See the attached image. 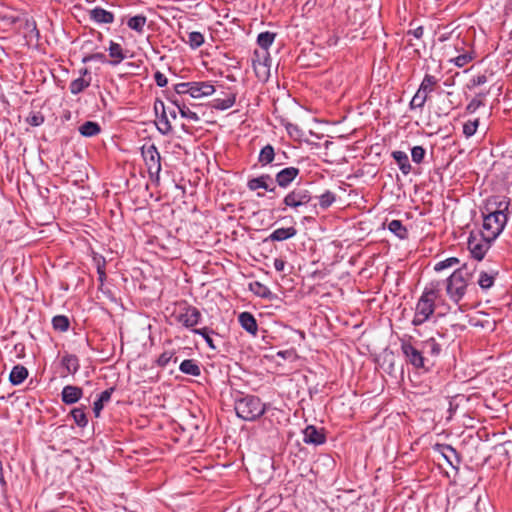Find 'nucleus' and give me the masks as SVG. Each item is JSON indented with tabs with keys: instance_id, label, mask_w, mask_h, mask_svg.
<instances>
[{
	"instance_id": "nucleus-15",
	"label": "nucleus",
	"mask_w": 512,
	"mask_h": 512,
	"mask_svg": "<svg viewBox=\"0 0 512 512\" xmlns=\"http://www.w3.org/2000/svg\"><path fill=\"white\" fill-rule=\"evenodd\" d=\"M80 77L73 80L69 85V90L73 95L80 94L91 84L90 71L87 68L79 70Z\"/></svg>"
},
{
	"instance_id": "nucleus-4",
	"label": "nucleus",
	"mask_w": 512,
	"mask_h": 512,
	"mask_svg": "<svg viewBox=\"0 0 512 512\" xmlns=\"http://www.w3.org/2000/svg\"><path fill=\"white\" fill-rule=\"evenodd\" d=\"M438 81L439 80L434 75L425 74L417 92L409 103L410 109L413 110L423 108L426 101L428 100L429 94L435 90Z\"/></svg>"
},
{
	"instance_id": "nucleus-57",
	"label": "nucleus",
	"mask_w": 512,
	"mask_h": 512,
	"mask_svg": "<svg viewBox=\"0 0 512 512\" xmlns=\"http://www.w3.org/2000/svg\"><path fill=\"white\" fill-rule=\"evenodd\" d=\"M285 265H286V262L281 259V258H276L274 260V268L278 271V272H282L284 271L285 269Z\"/></svg>"
},
{
	"instance_id": "nucleus-14",
	"label": "nucleus",
	"mask_w": 512,
	"mask_h": 512,
	"mask_svg": "<svg viewBox=\"0 0 512 512\" xmlns=\"http://www.w3.org/2000/svg\"><path fill=\"white\" fill-rule=\"evenodd\" d=\"M300 173L299 168L290 166L286 167L275 175V182L277 185L281 188H287L289 187L293 181L298 177Z\"/></svg>"
},
{
	"instance_id": "nucleus-21",
	"label": "nucleus",
	"mask_w": 512,
	"mask_h": 512,
	"mask_svg": "<svg viewBox=\"0 0 512 512\" xmlns=\"http://www.w3.org/2000/svg\"><path fill=\"white\" fill-rule=\"evenodd\" d=\"M269 182H272V177L269 174H262L258 177L251 178L247 181V188L250 191L264 189L269 192H274L275 187H270Z\"/></svg>"
},
{
	"instance_id": "nucleus-11",
	"label": "nucleus",
	"mask_w": 512,
	"mask_h": 512,
	"mask_svg": "<svg viewBox=\"0 0 512 512\" xmlns=\"http://www.w3.org/2000/svg\"><path fill=\"white\" fill-rule=\"evenodd\" d=\"M254 56L257 57V59L252 60V67L255 74L259 80L266 81L270 76V65L268 64L269 55L266 53L261 59L259 53L255 51Z\"/></svg>"
},
{
	"instance_id": "nucleus-58",
	"label": "nucleus",
	"mask_w": 512,
	"mask_h": 512,
	"mask_svg": "<svg viewBox=\"0 0 512 512\" xmlns=\"http://www.w3.org/2000/svg\"><path fill=\"white\" fill-rule=\"evenodd\" d=\"M424 29L422 26H418L413 30H410L408 34H412L415 38L420 39L423 36Z\"/></svg>"
},
{
	"instance_id": "nucleus-38",
	"label": "nucleus",
	"mask_w": 512,
	"mask_h": 512,
	"mask_svg": "<svg viewBox=\"0 0 512 512\" xmlns=\"http://www.w3.org/2000/svg\"><path fill=\"white\" fill-rule=\"evenodd\" d=\"M442 454H443L444 458L447 460V462L452 467H456V465H458L460 463L459 456H458L456 450L452 446H450V445L444 446Z\"/></svg>"
},
{
	"instance_id": "nucleus-40",
	"label": "nucleus",
	"mask_w": 512,
	"mask_h": 512,
	"mask_svg": "<svg viewBox=\"0 0 512 512\" xmlns=\"http://www.w3.org/2000/svg\"><path fill=\"white\" fill-rule=\"evenodd\" d=\"M250 290L261 298H268L271 295L270 289L258 281L250 283Z\"/></svg>"
},
{
	"instance_id": "nucleus-53",
	"label": "nucleus",
	"mask_w": 512,
	"mask_h": 512,
	"mask_svg": "<svg viewBox=\"0 0 512 512\" xmlns=\"http://www.w3.org/2000/svg\"><path fill=\"white\" fill-rule=\"evenodd\" d=\"M488 81V78L485 74H480V75H477L475 77H473L469 84H468V88L471 89V88H474V87H477V86H480V85H483L485 84L486 82Z\"/></svg>"
},
{
	"instance_id": "nucleus-13",
	"label": "nucleus",
	"mask_w": 512,
	"mask_h": 512,
	"mask_svg": "<svg viewBox=\"0 0 512 512\" xmlns=\"http://www.w3.org/2000/svg\"><path fill=\"white\" fill-rule=\"evenodd\" d=\"M510 200L505 196H494L487 201L486 212L508 216Z\"/></svg>"
},
{
	"instance_id": "nucleus-48",
	"label": "nucleus",
	"mask_w": 512,
	"mask_h": 512,
	"mask_svg": "<svg viewBox=\"0 0 512 512\" xmlns=\"http://www.w3.org/2000/svg\"><path fill=\"white\" fill-rule=\"evenodd\" d=\"M459 264V259L456 258V257H450V258H447L445 260H442V261H439L438 263H436L434 269L435 271H443L447 268H451V267H454L456 265Z\"/></svg>"
},
{
	"instance_id": "nucleus-51",
	"label": "nucleus",
	"mask_w": 512,
	"mask_h": 512,
	"mask_svg": "<svg viewBox=\"0 0 512 512\" xmlns=\"http://www.w3.org/2000/svg\"><path fill=\"white\" fill-rule=\"evenodd\" d=\"M286 131L289 134L290 137L294 139H300L303 135L302 130L299 128L298 125L293 123H287L285 125Z\"/></svg>"
},
{
	"instance_id": "nucleus-50",
	"label": "nucleus",
	"mask_w": 512,
	"mask_h": 512,
	"mask_svg": "<svg viewBox=\"0 0 512 512\" xmlns=\"http://www.w3.org/2000/svg\"><path fill=\"white\" fill-rule=\"evenodd\" d=\"M177 107L179 109L180 115L183 118H187V119L192 120V121H198L199 120V116L197 115V113L194 112V111H191L185 105L180 106V105L177 104Z\"/></svg>"
},
{
	"instance_id": "nucleus-56",
	"label": "nucleus",
	"mask_w": 512,
	"mask_h": 512,
	"mask_svg": "<svg viewBox=\"0 0 512 512\" xmlns=\"http://www.w3.org/2000/svg\"><path fill=\"white\" fill-rule=\"evenodd\" d=\"M154 80L159 87H165L168 83L167 77L160 71L154 74Z\"/></svg>"
},
{
	"instance_id": "nucleus-46",
	"label": "nucleus",
	"mask_w": 512,
	"mask_h": 512,
	"mask_svg": "<svg viewBox=\"0 0 512 512\" xmlns=\"http://www.w3.org/2000/svg\"><path fill=\"white\" fill-rule=\"evenodd\" d=\"M473 55L470 52H465L463 54H460L456 56L455 58H452L449 60V62L453 63L455 66L461 68L467 65L469 62L473 60Z\"/></svg>"
},
{
	"instance_id": "nucleus-8",
	"label": "nucleus",
	"mask_w": 512,
	"mask_h": 512,
	"mask_svg": "<svg viewBox=\"0 0 512 512\" xmlns=\"http://www.w3.org/2000/svg\"><path fill=\"white\" fill-rule=\"evenodd\" d=\"M142 156L151 177L159 176L161 171V155L155 144H145L141 148Z\"/></svg>"
},
{
	"instance_id": "nucleus-34",
	"label": "nucleus",
	"mask_w": 512,
	"mask_h": 512,
	"mask_svg": "<svg viewBox=\"0 0 512 512\" xmlns=\"http://www.w3.org/2000/svg\"><path fill=\"white\" fill-rule=\"evenodd\" d=\"M160 105H161L163 111H162L161 115L158 117L156 125H157L158 131L162 135H167V134H169L171 132L172 126H171V123H170V121H169V119L167 117L166 111L164 109L163 102L160 101Z\"/></svg>"
},
{
	"instance_id": "nucleus-28",
	"label": "nucleus",
	"mask_w": 512,
	"mask_h": 512,
	"mask_svg": "<svg viewBox=\"0 0 512 512\" xmlns=\"http://www.w3.org/2000/svg\"><path fill=\"white\" fill-rule=\"evenodd\" d=\"M113 391H114L113 387L104 390L103 392L100 393L98 399L94 402L93 412L96 417L100 416V413L104 407V404L110 401Z\"/></svg>"
},
{
	"instance_id": "nucleus-27",
	"label": "nucleus",
	"mask_w": 512,
	"mask_h": 512,
	"mask_svg": "<svg viewBox=\"0 0 512 512\" xmlns=\"http://www.w3.org/2000/svg\"><path fill=\"white\" fill-rule=\"evenodd\" d=\"M276 157L275 149L271 144H266L260 150L258 155V163L264 167L271 164Z\"/></svg>"
},
{
	"instance_id": "nucleus-12",
	"label": "nucleus",
	"mask_w": 512,
	"mask_h": 512,
	"mask_svg": "<svg viewBox=\"0 0 512 512\" xmlns=\"http://www.w3.org/2000/svg\"><path fill=\"white\" fill-rule=\"evenodd\" d=\"M444 336L440 333H437V337L432 336L427 340L421 342V349L424 354L430 355L432 357H438L442 351V347L444 343Z\"/></svg>"
},
{
	"instance_id": "nucleus-25",
	"label": "nucleus",
	"mask_w": 512,
	"mask_h": 512,
	"mask_svg": "<svg viewBox=\"0 0 512 512\" xmlns=\"http://www.w3.org/2000/svg\"><path fill=\"white\" fill-rule=\"evenodd\" d=\"M108 52L109 56L112 58L109 62L112 66L119 65L126 58V54L122 46L114 41H110Z\"/></svg>"
},
{
	"instance_id": "nucleus-2",
	"label": "nucleus",
	"mask_w": 512,
	"mask_h": 512,
	"mask_svg": "<svg viewBox=\"0 0 512 512\" xmlns=\"http://www.w3.org/2000/svg\"><path fill=\"white\" fill-rule=\"evenodd\" d=\"M236 415L245 421H255L266 412V405L255 395H242L234 403Z\"/></svg>"
},
{
	"instance_id": "nucleus-18",
	"label": "nucleus",
	"mask_w": 512,
	"mask_h": 512,
	"mask_svg": "<svg viewBox=\"0 0 512 512\" xmlns=\"http://www.w3.org/2000/svg\"><path fill=\"white\" fill-rule=\"evenodd\" d=\"M89 19L96 24H112L115 20L114 13L96 6L89 10Z\"/></svg>"
},
{
	"instance_id": "nucleus-41",
	"label": "nucleus",
	"mask_w": 512,
	"mask_h": 512,
	"mask_svg": "<svg viewBox=\"0 0 512 512\" xmlns=\"http://www.w3.org/2000/svg\"><path fill=\"white\" fill-rule=\"evenodd\" d=\"M479 127V119H469L463 124V134L466 138H470L477 132V129Z\"/></svg>"
},
{
	"instance_id": "nucleus-1",
	"label": "nucleus",
	"mask_w": 512,
	"mask_h": 512,
	"mask_svg": "<svg viewBox=\"0 0 512 512\" xmlns=\"http://www.w3.org/2000/svg\"><path fill=\"white\" fill-rule=\"evenodd\" d=\"M472 273L466 265L457 268L446 280V293L455 303H459L472 284Z\"/></svg>"
},
{
	"instance_id": "nucleus-32",
	"label": "nucleus",
	"mask_w": 512,
	"mask_h": 512,
	"mask_svg": "<svg viewBox=\"0 0 512 512\" xmlns=\"http://www.w3.org/2000/svg\"><path fill=\"white\" fill-rule=\"evenodd\" d=\"M78 131L84 137H93L101 132V127L97 122L86 121L79 127Z\"/></svg>"
},
{
	"instance_id": "nucleus-52",
	"label": "nucleus",
	"mask_w": 512,
	"mask_h": 512,
	"mask_svg": "<svg viewBox=\"0 0 512 512\" xmlns=\"http://www.w3.org/2000/svg\"><path fill=\"white\" fill-rule=\"evenodd\" d=\"M27 123L31 126H40L44 122V116L41 113H32L27 117Z\"/></svg>"
},
{
	"instance_id": "nucleus-22",
	"label": "nucleus",
	"mask_w": 512,
	"mask_h": 512,
	"mask_svg": "<svg viewBox=\"0 0 512 512\" xmlns=\"http://www.w3.org/2000/svg\"><path fill=\"white\" fill-rule=\"evenodd\" d=\"M61 364L65 369V374L63 376L75 375L80 368L79 358L74 354L63 355L61 358Z\"/></svg>"
},
{
	"instance_id": "nucleus-5",
	"label": "nucleus",
	"mask_w": 512,
	"mask_h": 512,
	"mask_svg": "<svg viewBox=\"0 0 512 512\" xmlns=\"http://www.w3.org/2000/svg\"><path fill=\"white\" fill-rule=\"evenodd\" d=\"M507 220V215H500L499 213L496 215L495 213L487 212V214H484L482 229L479 232L488 239L495 240L503 231Z\"/></svg>"
},
{
	"instance_id": "nucleus-39",
	"label": "nucleus",
	"mask_w": 512,
	"mask_h": 512,
	"mask_svg": "<svg viewBox=\"0 0 512 512\" xmlns=\"http://www.w3.org/2000/svg\"><path fill=\"white\" fill-rule=\"evenodd\" d=\"M52 326L57 331L65 332L69 329L70 321L67 316L57 315L52 319Z\"/></svg>"
},
{
	"instance_id": "nucleus-36",
	"label": "nucleus",
	"mask_w": 512,
	"mask_h": 512,
	"mask_svg": "<svg viewBox=\"0 0 512 512\" xmlns=\"http://www.w3.org/2000/svg\"><path fill=\"white\" fill-rule=\"evenodd\" d=\"M70 415L78 427L84 428L88 424L85 407H77L70 411Z\"/></svg>"
},
{
	"instance_id": "nucleus-33",
	"label": "nucleus",
	"mask_w": 512,
	"mask_h": 512,
	"mask_svg": "<svg viewBox=\"0 0 512 512\" xmlns=\"http://www.w3.org/2000/svg\"><path fill=\"white\" fill-rule=\"evenodd\" d=\"M28 376V370L22 365H16L13 367L9 380L13 385L21 384Z\"/></svg>"
},
{
	"instance_id": "nucleus-19",
	"label": "nucleus",
	"mask_w": 512,
	"mask_h": 512,
	"mask_svg": "<svg viewBox=\"0 0 512 512\" xmlns=\"http://www.w3.org/2000/svg\"><path fill=\"white\" fill-rule=\"evenodd\" d=\"M498 275L499 270L497 269H481L478 271L477 284L483 291H487L494 285Z\"/></svg>"
},
{
	"instance_id": "nucleus-23",
	"label": "nucleus",
	"mask_w": 512,
	"mask_h": 512,
	"mask_svg": "<svg viewBox=\"0 0 512 512\" xmlns=\"http://www.w3.org/2000/svg\"><path fill=\"white\" fill-rule=\"evenodd\" d=\"M241 327L251 335L255 336L258 331V325L254 316L249 312H242L238 316Z\"/></svg>"
},
{
	"instance_id": "nucleus-42",
	"label": "nucleus",
	"mask_w": 512,
	"mask_h": 512,
	"mask_svg": "<svg viewBox=\"0 0 512 512\" xmlns=\"http://www.w3.org/2000/svg\"><path fill=\"white\" fill-rule=\"evenodd\" d=\"M204 41L205 39L202 33L193 31L188 34L186 43L189 44L192 49H197L204 44Z\"/></svg>"
},
{
	"instance_id": "nucleus-20",
	"label": "nucleus",
	"mask_w": 512,
	"mask_h": 512,
	"mask_svg": "<svg viewBox=\"0 0 512 512\" xmlns=\"http://www.w3.org/2000/svg\"><path fill=\"white\" fill-rule=\"evenodd\" d=\"M83 396V389L79 386L66 385L61 392V400L66 405L77 403Z\"/></svg>"
},
{
	"instance_id": "nucleus-47",
	"label": "nucleus",
	"mask_w": 512,
	"mask_h": 512,
	"mask_svg": "<svg viewBox=\"0 0 512 512\" xmlns=\"http://www.w3.org/2000/svg\"><path fill=\"white\" fill-rule=\"evenodd\" d=\"M193 333L202 336L210 348H212V349L216 348V346L214 345L213 339L210 336L211 333H213V331L210 328L203 327V328H199V329H193Z\"/></svg>"
},
{
	"instance_id": "nucleus-49",
	"label": "nucleus",
	"mask_w": 512,
	"mask_h": 512,
	"mask_svg": "<svg viewBox=\"0 0 512 512\" xmlns=\"http://www.w3.org/2000/svg\"><path fill=\"white\" fill-rule=\"evenodd\" d=\"M426 150L422 146H414L411 149L412 161L416 164H421L425 158Z\"/></svg>"
},
{
	"instance_id": "nucleus-9",
	"label": "nucleus",
	"mask_w": 512,
	"mask_h": 512,
	"mask_svg": "<svg viewBox=\"0 0 512 512\" xmlns=\"http://www.w3.org/2000/svg\"><path fill=\"white\" fill-rule=\"evenodd\" d=\"M201 320L202 314L200 310L187 303L181 307L180 312L176 315V321L192 332L193 329H196L195 326L198 325Z\"/></svg>"
},
{
	"instance_id": "nucleus-43",
	"label": "nucleus",
	"mask_w": 512,
	"mask_h": 512,
	"mask_svg": "<svg viewBox=\"0 0 512 512\" xmlns=\"http://www.w3.org/2000/svg\"><path fill=\"white\" fill-rule=\"evenodd\" d=\"M318 199L320 208L325 210L328 209L336 201V195L332 191L327 190L321 194Z\"/></svg>"
},
{
	"instance_id": "nucleus-55",
	"label": "nucleus",
	"mask_w": 512,
	"mask_h": 512,
	"mask_svg": "<svg viewBox=\"0 0 512 512\" xmlns=\"http://www.w3.org/2000/svg\"><path fill=\"white\" fill-rule=\"evenodd\" d=\"M94 263L96 265L97 274L101 273V272H106L105 271L106 260H105L104 257H102V256H95L94 257Z\"/></svg>"
},
{
	"instance_id": "nucleus-62",
	"label": "nucleus",
	"mask_w": 512,
	"mask_h": 512,
	"mask_svg": "<svg viewBox=\"0 0 512 512\" xmlns=\"http://www.w3.org/2000/svg\"><path fill=\"white\" fill-rule=\"evenodd\" d=\"M466 307H467L466 305H460V306H459V309H460L461 311H465V310H466Z\"/></svg>"
},
{
	"instance_id": "nucleus-60",
	"label": "nucleus",
	"mask_w": 512,
	"mask_h": 512,
	"mask_svg": "<svg viewBox=\"0 0 512 512\" xmlns=\"http://www.w3.org/2000/svg\"><path fill=\"white\" fill-rule=\"evenodd\" d=\"M106 280V272L98 273V281L100 285L102 286Z\"/></svg>"
},
{
	"instance_id": "nucleus-54",
	"label": "nucleus",
	"mask_w": 512,
	"mask_h": 512,
	"mask_svg": "<svg viewBox=\"0 0 512 512\" xmlns=\"http://www.w3.org/2000/svg\"><path fill=\"white\" fill-rule=\"evenodd\" d=\"M174 90L177 94H189L191 91V83L190 82H181L174 86Z\"/></svg>"
},
{
	"instance_id": "nucleus-45",
	"label": "nucleus",
	"mask_w": 512,
	"mask_h": 512,
	"mask_svg": "<svg viewBox=\"0 0 512 512\" xmlns=\"http://www.w3.org/2000/svg\"><path fill=\"white\" fill-rule=\"evenodd\" d=\"M170 361H173L174 363L177 362V357H175L174 351H164L160 354L158 359L156 360V364L159 367H166Z\"/></svg>"
},
{
	"instance_id": "nucleus-16",
	"label": "nucleus",
	"mask_w": 512,
	"mask_h": 512,
	"mask_svg": "<svg viewBox=\"0 0 512 512\" xmlns=\"http://www.w3.org/2000/svg\"><path fill=\"white\" fill-rule=\"evenodd\" d=\"M191 83L190 96L192 98H202L210 96L215 92L214 85L209 81H193Z\"/></svg>"
},
{
	"instance_id": "nucleus-29",
	"label": "nucleus",
	"mask_w": 512,
	"mask_h": 512,
	"mask_svg": "<svg viewBox=\"0 0 512 512\" xmlns=\"http://www.w3.org/2000/svg\"><path fill=\"white\" fill-rule=\"evenodd\" d=\"M179 370L184 374H187L190 376H195V377H197L201 374V370H200V367H199L197 361H195L193 359L183 360L180 363Z\"/></svg>"
},
{
	"instance_id": "nucleus-37",
	"label": "nucleus",
	"mask_w": 512,
	"mask_h": 512,
	"mask_svg": "<svg viewBox=\"0 0 512 512\" xmlns=\"http://www.w3.org/2000/svg\"><path fill=\"white\" fill-rule=\"evenodd\" d=\"M276 34L270 31L262 32L257 37V44L267 51L269 47L273 44L275 40ZM268 52H265V54Z\"/></svg>"
},
{
	"instance_id": "nucleus-3",
	"label": "nucleus",
	"mask_w": 512,
	"mask_h": 512,
	"mask_svg": "<svg viewBox=\"0 0 512 512\" xmlns=\"http://www.w3.org/2000/svg\"><path fill=\"white\" fill-rule=\"evenodd\" d=\"M437 297V289L425 288L415 307V313L412 320V324L414 326L422 325L433 315L435 311V300Z\"/></svg>"
},
{
	"instance_id": "nucleus-31",
	"label": "nucleus",
	"mask_w": 512,
	"mask_h": 512,
	"mask_svg": "<svg viewBox=\"0 0 512 512\" xmlns=\"http://www.w3.org/2000/svg\"><path fill=\"white\" fill-rule=\"evenodd\" d=\"M236 102V94L229 93L227 96L223 99L216 98L212 101V107L216 110H226L232 107Z\"/></svg>"
},
{
	"instance_id": "nucleus-30",
	"label": "nucleus",
	"mask_w": 512,
	"mask_h": 512,
	"mask_svg": "<svg viewBox=\"0 0 512 512\" xmlns=\"http://www.w3.org/2000/svg\"><path fill=\"white\" fill-rule=\"evenodd\" d=\"M147 23V17L145 15L139 14L133 17H130L127 20V26L137 32L138 34H142L144 32V28Z\"/></svg>"
},
{
	"instance_id": "nucleus-10",
	"label": "nucleus",
	"mask_w": 512,
	"mask_h": 512,
	"mask_svg": "<svg viewBox=\"0 0 512 512\" xmlns=\"http://www.w3.org/2000/svg\"><path fill=\"white\" fill-rule=\"evenodd\" d=\"M401 351H402L403 355L405 356L406 362L411 364L414 368L427 369L426 362L428 361V359L423 356L424 353H423L422 349L416 348L409 341L402 340L401 341Z\"/></svg>"
},
{
	"instance_id": "nucleus-44",
	"label": "nucleus",
	"mask_w": 512,
	"mask_h": 512,
	"mask_svg": "<svg viewBox=\"0 0 512 512\" xmlns=\"http://www.w3.org/2000/svg\"><path fill=\"white\" fill-rule=\"evenodd\" d=\"M486 94L487 93H480L474 97L466 106V112L472 114L475 113L481 106H484L483 98L486 96Z\"/></svg>"
},
{
	"instance_id": "nucleus-35",
	"label": "nucleus",
	"mask_w": 512,
	"mask_h": 512,
	"mask_svg": "<svg viewBox=\"0 0 512 512\" xmlns=\"http://www.w3.org/2000/svg\"><path fill=\"white\" fill-rule=\"evenodd\" d=\"M388 229L400 239H406L408 237V230L400 220L390 221L388 224Z\"/></svg>"
},
{
	"instance_id": "nucleus-61",
	"label": "nucleus",
	"mask_w": 512,
	"mask_h": 512,
	"mask_svg": "<svg viewBox=\"0 0 512 512\" xmlns=\"http://www.w3.org/2000/svg\"><path fill=\"white\" fill-rule=\"evenodd\" d=\"M170 116L175 119L176 118V111L175 110H172L170 111Z\"/></svg>"
},
{
	"instance_id": "nucleus-59",
	"label": "nucleus",
	"mask_w": 512,
	"mask_h": 512,
	"mask_svg": "<svg viewBox=\"0 0 512 512\" xmlns=\"http://www.w3.org/2000/svg\"><path fill=\"white\" fill-rule=\"evenodd\" d=\"M94 59H97V60H101L103 61L105 59V55L102 54V53H96V54H92V55H89V56H86L84 59H83V62H88L90 60H94Z\"/></svg>"
},
{
	"instance_id": "nucleus-24",
	"label": "nucleus",
	"mask_w": 512,
	"mask_h": 512,
	"mask_svg": "<svg viewBox=\"0 0 512 512\" xmlns=\"http://www.w3.org/2000/svg\"><path fill=\"white\" fill-rule=\"evenodd\" d=\"M297 234V230L295 227H287V228H278L274 230L265 241H284L294 237Z\"/></svg>"
},
{
	"instance_id": "nucleus-6",
	"label": "nucleus",
	"mask_w": 512,
	"mask_h": 512,
	"mask_svg": "<svg viewBox=\"0 0 512 512\" xmlns=\"http://www.w3.org/2000/svg\"><path fill=\"white\" fill-rule=\"evenodd\" d=\"M311 200L312 194L307 188L295 187L283 198L282 203L284 207L280 210L284 212L287 208H291L294 211H298L300 207L307 206Z\"/></svg>"
},
{
	"instance_id": "nucleus-7",
	"label": "nucleus",
	"mask_w": 512,
	"mask_h": 512,
	"mask_svg": "<svg viewBox=\"0 0 512 512\" xmlns=\"http://www.w3.org/2000/svg\"><path fill=\"white\" fill-rule=\"evenodd\" d=\"M493 241L480 232H471L467 245L472 257L478 261L482 260Z\"/></svg>"
},
{
	"instance_id": "nucleus-17",
	"label": "nucleus",
	"mask_w": 512,
	"mask_h": 512,
	"mask_svg": "<svg viewBox=\"0 0 512 512\" xmlns=\"http://www.w3.org/2000/svg\"><path fill=\"white\" fill-rule=\"evenodd\" d=\"M303 441L306 444L322 445L326 441V436L322 429L308 425L303 431Z\"/></svg>"
},
{
	"instance_id": "nucleus-26",
	"label": "nucleus",
	"mask_w": 512,
	"mask_h": 512,
	"mask_svg": "<svg viewBox=\"0 0 512 512\" xmlns=\"http://www.w3.org/2000/svg\"><path fill=\"white\" fill-rule=\"evenodd\" d=\"M391 156L395 160L399 169L401 170V172L404 175H408L411 172L412 167H411V164H410V161H409V158H408V155L406 152L393 151Z\"/></svg>"
}]
</instances>
